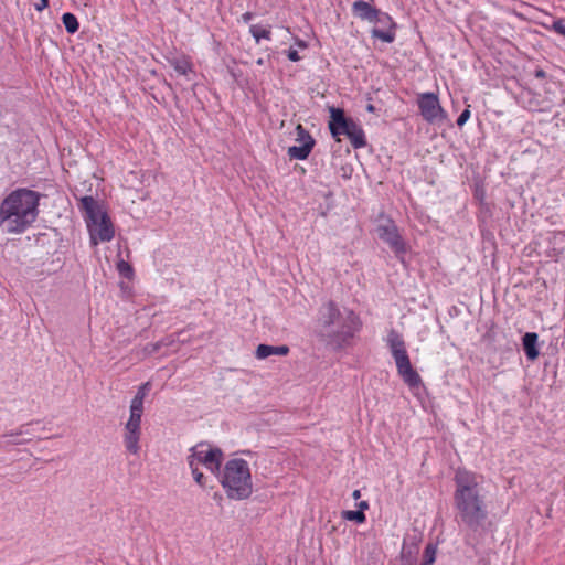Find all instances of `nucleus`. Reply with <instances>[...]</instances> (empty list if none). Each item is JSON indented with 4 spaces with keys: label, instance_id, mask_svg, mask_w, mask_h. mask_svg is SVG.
Instances as JSON below:
<instances>
[{
    "label": "nucleus",
    "instance_id": "obj_1",
    "mask_svg": "<svg viewBox=\"0 0 565 565\" xmlns=\"http://www.w3.org/2000/svg\"><path fill=\"white\" fill-rule=\"evenodd\" d=\"M454 482L455 519L458 525L467 531L466 543H470L473 534L482 533L486 530L489 518L486 495L482 492L479 477L472 471L457 469Z\"/></svg>",
    "mask_w": 565,
    "mask_h": 565
},
{
    "label": "nucleus",
    "instance_id": "obj_2",
    "mask_svg": "<svg viewBox=\"0 0 565 565\" xmlns=\"http://www.w3.org/2000/svg\"><path fill=\"white\" fill-rule=\"evenodd\" d=\"M362 320L352 309L341 310L333 300L321 305L316 323V337L334 351L353 344V339L362 329Z\"/></svg>",
    "mask_w": 565,
    "mask_h": 565
},
{
    "label": "nucleus",
    "instance_id": "obj_3",
    "mask_svg": "<svg viewBox=\"0 0 565 565\" xmlns=\"http://www.w3.org/2000/svg\"><path fill=\"white\" fill-rule=\"evenodd\" d=\"M41 194L20 188L8 194L0 203V228L8 234L25 232L39 216Z\"/></svg>",
    "mask_w": 565,
    "mask_h": 565
},
{
    "label": "nucleus",
    "instance_id": "obj_4",
    "mask_svg": "<svg viewBox=\"0 0 565 565\" xmlns=\"http://www.w3.org/2000/svg\"><path fill=\"white\" fill-rule=\"evenodd\" d=\"M78 209L87 224L92 245L99 242H110L115 231L110 217L103 211L93 196L86 195L79 199Z\"/></svg>",
    "mask_w": 565,
    "mask_h": 565
},
{
    "label": "nucleus",
    "instance_id": "obj_5",
    "mask_svg": "<svg viewBox=\"0 0 565 565\" xmlns=\"http://www.w3.org/2000/svg\"><path fill=\"white\" fill-rule=\"evenodd\" d=\"M221 483L232 500L247 499L253 492L250 469L246 460L235 458L225 463Z\"/></svg>",
    "mask_w": 565,
    "mask_h": 565
},
{
    "label": "nucleus",
    "instance_id": "obj_6",
    "mask_svg": "<svg viewBox=\"0 0 565 565\" xmlns=\"http://www.w3.org/2000/svg\"><path fill=\"white\" fill-rule=\"evenodd\" d=\"M387 345L395 361L397 373L404 383L411 388L418 387L422 384V379L411 363L402 334L392 329L387 334Z\"/></svg>",
    "mask_w": 565,
    "mask_h": 565
},
{
    "label": "nucleus",
    "instance_id": "obj_7",
    "mask_svg": "<svg viewBox=\"0 0 565 565\" xmlns=\"http://www.w3.org/2000/svg\"><path fill=\"white\" fill-rule=\"evenodd\" d=\"M223 456V451L220 448L202 441L190 449L188 461L193 459V463L196 466L203 465L211 472L216 473L220 472Z\"/></svg>",
    "mask_w": 565,
    "mask_h": 565
},
{
    "label": "nucleus",
    "instance_id": "obj_8",
    "mask_svg": "<svg viewBox=\"0 0 565 565\" xmlns=\"http://www.w3.org/2000/svg\"><path fill=\"white\" fill-rule=\"evenodd\" d=\"M417 106L424 120L429 124L441 122L447 118L446 111L435 93L418 94Z\"/></svg>",
    "mask_w": 565,
    "mask_h": 565
},
{
    "label": "nucleus",
    "instance_id": "obj_9",
    "mask_svg": "<svg viewBox=\"0 0 565 565\" xmlns=\"http://www.w3.org/2000/svg\"><path fill=\"white\" fill-rule=\"evenodd\" d=\"M376 232L379 237L392 248L395 255L403 259V256L407 252V247L394 222L388 221L385 224L379 225Z\"/></svg>",
    "mask_w": 565,
    "mask_h": 565
},
{
    "label": "nucleus",
    "instance_id": "obj_10",
    "mask_svg": "<svg viewBox=\"0 0 565 565\" xmlns=\"http://www.w3.org/2000/svg\"><path fill=\"white\" fill-rule=\"evenodd\" d=\"M141 412H131L124 429V444L130 454H138L140 450L139 440L141 436Z\"/></svg>",
    "mask_w": 565,
    "mask_h": 565
},
{
    "label": "nucleus",
    "instance_id": "obj_11",
    "mask_svg": "<svg viewBox=\"0 0 565 565\" xmlns=\"http://www.w3.org/2000/svg\"><path fill=\"white\" fill-rule=\"evenodd\" d=\"M373 23L377 26L372 29V38L380 39L385 43H392L395 41L397 25L388 13L380 10Z\"/></svg>",
    "mask_w": 565,
    "mask_h": 565
},
{
    "label": "nucleus",
    "instance_id": "obj_12",
    "mask_svg": "<svg viewBox=\"0 0 565 565\" xmlns=\"http://www.w3.org/2000/svg\"><path fill=\"white\" fill-rule=\"evenodd\" d=\"M353 121L352 118L345 116L343 109L335 107L330 108L329 130L337 141L341 140V135L345 136Z\"/></svg>",
    "mask_w": 565,
    "mask_h": 565
},
{
    "label": "nucleus",
    "instance_id": "obj_13",
    "mask_svg": "<svg viewBox=\"0 0 565 565\" xmlns=\"http://www.w3.org/2000/svg\"><path fill=\"white\" fill-rule=\"evenodd\" d=\"M380 10L364 0H356L352 3V13L354 17L369 22H374Z\"/></svg>",
    "mask_w": 565,
    "mask_h": 565
},
{
    "label": "nucleus",
    "instance_id": "obj_14",
    "mask_svg": "<svg viewBox=\"0 0 565 565\" xmlns=\"http://www.w3.org/2000/svg\"><path fill=\"white\" fill-rule=\"evenodd\" d=\"M537 340L539 335L535 332H526L522 338L523 350L530 361L536 360L540 354Z\"/></svg>",
    "mask_w": 565,
    "mask_h": 565
},
{
    "label": "nucleus",
    "instance_id": "obj_15",
    "mask_svg": "<svg viewBox=\"0 0 565 565\" xmlns=\"http://www.w3.org/2000/svg\"><path fill=\"white\" fill-rule=\"evenodd\" d=\"M345 136L349 138V140L354 149H361L366 146V138H365L364 130L356 121H353L351 124L350 129L348 130Z\"/></svg>",
    "mask_w": 565,
    "mask_h": 565
},
{
    "label": "nucleus",
    "instance_id": "obj_16",
    "mask_svg": "<svg viewBox=\"0 0 565 565\" xmlns=\"http://www.w3.org/2000/svg\"><path fill=\"white\" fill-rule=\"evenodd\" d=\"M289 353V347L287 345H268L259 344L256 349V358L259 360L266 359L270 355H287Z\"/></svg>",
    "mask_w": 565,
    "mask_h": 565
},
{
    "label": "nucleus",
    "instance_id": "obj_17",
    "mask_svg": "<svg viewBox=\"0 0 565 565\" xmlns=\"http://www.w3.org/2000/svg\"><path fill=\"white\" fill-rule=\"evenodd\" d=\"M29 426H30V424H26V425L21 426L17 430H12L9 434L1 435L0 436V447L3 445H20V444H22L23 443L22 440H17L13 437H19L24 434H29V429H26V427H29Z\"/></svg>",
    "mask_w": 565,
    "mask_h": 565
},
{
    "label": "nucleus",
    "instance_id": "obj_18",
    "mask_svg": "<svg viewBox=\"0 0 565 565\" xmlns=\"http://www.w3.org/2000/svg\"><path fill=\"white\" fill-rule=\"evenodd\" d=\"M312 149L313 147H310V143L292 146L288 148L287 154L290 160H306L309 157Z\"/></svg>",
    "mask_w": 565,
    "mask_h": 565
},
{
    "label": "nucleus",
    "instance_id": "obj_19",
    "mask_svg": "<svg viewBox=\"0 0 565 565\" xmlns=\"http://www.w3.org/2000/svg\"><path fill=\"white\" fill-rule=\"evenodd\" d=\"M169 63L180 75H186L192 72V64L186 57H173L169 60Z\"/></svg>",
    "mask_w": 565,
    "mask_h": 565
},
{
    "label": "nucleus",
    "instance_id": "obj_20",
    "mask_svg": "<svg viewBox=\"0 0 565 565\" xmlns=\"http://www.w3.org/2000/svg\"><path fill=\"white\" fill-rule=\"evenodd\" d=\"M420 542V535L418 534H414V535H409L407 534L405 537H404V542H403V546H402V551L401 553H404L406 551V553L408 551H413L414 548V561H416V555L418 553V544Z\"/></svg>",
    "mask_w": 565,
    "mask_h": 565
},
{
    "label": "nucleus",
    "instance_id": "obj_21",
    "mask_svg": "<svg viewBox=\"0 0 565 565\" xmlns=\"http://www.w3.org/2000/svg\"><path fill=\"white\" fill-rule=\"evenodd\" d=\"M62 22L65 26V30L70 34H74L75 32L78 31L79 23L77 21V18L73 13H70V12L64 13L62 15Z\"/></svg>",
    "mask_w": 565,
    "mask_h": 565
},
{
    "label": "nucleus",
    "instance_id": "obj_22",
    "mask_svg": "<svg viewBox=\"0 0 565 565\" xmlns=\"http://www.w3.org/2000/svg\"><path fill=\"white\" fill-rule=\"evenodd\" d=\"M296 134H297V138H296V141L299 142L300 145H306V143H310V147H315L316 145V140L313 139V137L309 134V131L307 129L303 128L302 125H298L296 127Z\"/></svg>",
    "mask_w": 565,
    "mask_h": 565
},
{
    "label": "nucleus",
    "instance_id": "obj_23",
    "mask_svg": "<svg viewBox=\"0 0 565 565\" xmlns=\"http://www.w3.org/2000/svg\"><path fill=\"white\" fill-rule=\"evenodd\" d=\"M437 545L428 543L424 550L420 565H433L436 561Z\"/></svg>",
    "mask_w": 565,
    "mask_h": 565
},
{
    "label": "nucleus",
    "instance_id": "obj_24",
    "mask_svg": "<svg viewBox=\"0 0 565 565\" xmlns=\"http://www.w3.org/2000/svg\"><path fill=\"white\" fill-rule=\"evenodd\" d=\"M342 518L348 521H354L356 523H364L366 516L362 511L347 510L342 512Z\"/></svg>",
    "mask_w": 565,
    "mask_h": 565
},
{
    "label": "nucleus",
    "instance_id": "obj_25",
    "mask_svg": "<svg viewBox=\"0 0 565 565\" xmlns=\"http://www.w3.org/2000/svg\"><path fill=\"white\" fill-rule=\"evenodd\" d=\"M249 31L257 43H259L262 39L270 40V31L259 25H252Z\"/></svg>",
    "mask_w": 565,
    "mask_h": 565
},
{
    "label": "nucleus",
    "instance_id": "obj_26",
    "mask_svg": "<svg viewBox=\"0 0 565 565\" xmlns=\"http://www.w3.org/2000/svg\"><path fill=\"white\" fill-rule=\"evenodd\" d=\"M189 463V467L192 471V475H193V478L195 480V482L200 486V487H205V477L204 475L199 470V466H196L195 463H193V459H190L188 461Z\"/></svg>",
    "mask_w": 565,
    "mask_h": 565
},
{
    "label": "nucleus",
    "instance_id": "obj_27",
    "mask_svg": "<svg viewBox=\"0 0 565 565\" xmlns=\"http://www.w3.org/2000/svg\"><path fill=\"white\" fill-rule=\"evenodd\" d=\"M414 550L408 551L406 554V551L404 553H401L398 564L397 565H414Z\"/></svg>",
    "mask_w": 565,
    "mask_h": 565
},
{
    "label": "nucleus",
    "instance_id": "obj_28",
    "mask_svg": "<svg viewBox=\"0 0 565 565\" xmlns=\"http://www.w3.org/2000/svg\"><path fill=\"white\" fill-rule=\"evenodd\" d=\"M163 343H164V340H159L154 343H148L145 347V351L147 352V354L157 353L163 347Z\"/></svg>",
    "mask_w": 565,
    "mask_h": 565
},
{
    "label": "nucleus",
    "instance_id": "obj_29",
    "mask_svg": "<svg viewBox=\"0 0 565 565\" xmlns=\"http://www.w3.org/2000/svg\"><path fill=\"white\" fill-rule=\"evenodd\" d=\"M551 29L554 32L565 36V22H564V20H562V19L554 20L553 23H552Z\"/></svg>",
    "mask_w": 565,
    "mask_h": 565
},
{
    "label": "nucleus",
    "instance_id": "obj_30",
    "mask_svg": "<svg viewBox=\"0 0 565 565\" xmlns=\"http://www.w3.org/2000/svg\"><path fill=\"white\" fill-rule=\"evenodd\" d=\"M143 401L145 399H141V398L135 396L131 399L130 411L131 412H141V413H143Z\"/></svg>",
    "mask_w": 565,
    "mask_h": 565
},
{
    "label": "nucleus",
    "instance_id": "obj_31",
    "mask_svg": "<svg viewBox=\"0 0 565 565\" xmlns=\"http://www.w3.org/2000/svg\"><path fill=\"white\" fill-rule=\"evenodd\" d=\"M118 270L125 277H129V275L132 273L131 266L128 263L124 262V260L118 263Z\"/></svg>",
    "mask_w": 565,
    "mask_h": 565
},
{
    "label": "nucleus",
    "instance_id": "obj_32",
    "mask_svg": "<svg viewBox=\"0 0 565 565\" xmlns=\"http://www.w3.org/2000/svg\"><path fill=\"white\" fill-rule=\"evenodd\" d=\"M470 110L469 108H466L457 118V126L462 127L470 118Z\"/></svg>",
    "mask_w": 565,
    "mask_h": 565
},
{
    "label": "nucleus",
    "instance_id": "obj_33",
    "mask_svg": "<svg viewBox=\"0 0 565 565\" xmlns=\"http://www.w3.org/2000/svg\"><path fill=\"white\" fill-rule=\"evenodd\" d=\"M150 388V383L149 382H146L143 383L139 388H138V392L137 394L135 395L136 397H139L141 399H145L146 395H147V391Z\"/></svg>",
    "mask_w": 565,
    "mask_h": 565
},
{
    "label": "nucleus",
    "instance_id": "obj_34",
    "mask_svg": "<svg viewBox=\"0 0 565 565\" xmlns=\"http://www.w3.org/2000/svg\"><path fill=\"white\" fill-rule=\"evenodd\" d=\"M287 56L290 61L292 62H298L301 60L299 53L297 50H294V49H289L288 52H287Z\"/></svg>",
    "mask_w": 565,
    "mask_h": 565
},
{
    "label": "nucleus",
    "instance_id": "obj_35",
    "mask_svg": "<svg viewBox=\"0 0 565 565\" xmlns=\"http://www.w3.org/2000/svg\"><path fill=\"white\" fill-rule=\"evenodd\" d=\"M49 7V0H39V2L34 3V8L36 11L41 12Z\"/></svg>",
    "mask_w": 565,
    "mask_h": 565
},
{
    "label": "nucleus",
    "instance_id": "obj_36",
    "mask_svg": "<svg viewBox=\"0 0 565 565\" xmlns=\"http://www.w3.org/2000/svg\"><path fill=\"white\" fill-rule=\"evenodd\" d=\"M534 76H535L536 78L543 79V78H545V77H546V73H545V71H544V70H542V68H536V70H535V72H534Z\"/></svg>",
    "mask_w": 565,
    "mask_h": 565
},
{
    "label": "nucleus",
    "instance_id": "obj_37",
    "mask_svg": "<svg viewBox=\"0 0 565 565\" xmlns=\"http://www.w3.org/2000/svg\"><path fill=\"white\" fill-rule=\"evenodd\" d=\"M162 340H164L163 347H169V345L173 344L175 341L173 335H168V337L163 338Z\"/></svg>",
    "mask_w": 565,
    "mask_h": 565
},
{
    "label": "nucleus",
    "instance_id": "obj_38",
    "mask_svg": "<svg viewBox=\"0 0 565 565\" xmlns=\"http://www.w3.org/2000/svg\"><path fill=\"white\" fill-rule=\"evenodd\" d=\"M358 507H359V510H358V511H362V512H364L365 510H367V509H369V503H367V501H361V502L358 504Z\"/></svg>",
    "mask_w": 565,
    "mask_h": 565
},
{
    "label": "nucleus",
    "instance_id": "obj_39",
    "mask_svg": "<svg viewBox=\"0 0 565 565\" xmlns=\"http://www.w3.org/2000/svg\"><path fill=\"white\" fill-rule=\"evenodd\" d=\"M352 497L353 499L358 500L360 499L361 497V491L360 490H354L353 493H352Z\"/></svg>",
    "mask_w": 565,
    "mask_h": 565
},
{
    "label": "nucleus",
    "instance_id": "obj_40",
    "mask_svg": "<svg viewBox=\"0 0 565 565\" xmlns=\"http://www.w3.org/2000/svg\"><path fill=\"white\" fill-rule=\"evenodd\" d=\"M366 110H367L369 113H374V111H375V107H374V105L369 104V105L366 106Z\"/></svg>",
    "mask_w": 565,
    "mask_h": 565
}]
</instances>
